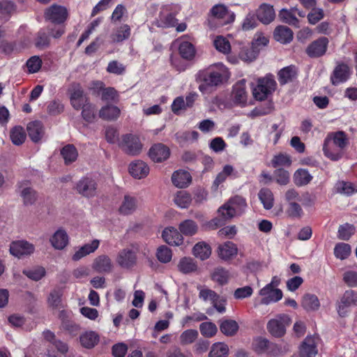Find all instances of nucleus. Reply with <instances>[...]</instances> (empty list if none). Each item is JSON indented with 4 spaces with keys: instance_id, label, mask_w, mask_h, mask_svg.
Wrapping results in <instances>:
<instances>
[{
    "instance_id": "1",
    "label": "nucleus",
    "mask_w": 357,
    "mask_h": 357,
    "mask_svg": "<svg viewBox=\"0 0 357 357\" xmlns=\"http://www.w3.org/2000/svg\"><path fill=\"white\" fill-rule=\"evenodd\" d=\"M227 75L226 68L222 64L199 72L197 77L199 90L204 94L212 93L223 83Z\"/></svg>"
},
{
    "instance_id": "2",
    "label": "nucleus",
    "mask_w": 357,
    "mask_h": 357,
    "mask_svg": "<svg viewBox=\"0 0 357 357\" xmlns=\"http://www.w3.org/2000/svg\"><path fill=\"white\" fill-rule=\"evenodd\" d=\"M349 139L343 131L329 133L324 140V154L333 161H337L343 155V150L347 146Z\"/></svg>"
},
{
    "instance_id": "3",
    "label": "nucleus",
    "mask_w": 357,
    "mask_h": 357,
    "mask_svg": "<svg viewBox=\"0 0 357 357\" xmlns=\"http://www.w3.org/2000/svg\"><path fill=\"white\" fill-rule=\"evenodd\" d=\"M247 206L245 199L240 196L231 198L218 208V213L223 220H229L244 213Z\"/></svg>"
},
{
    "instance_id": "4",
    "label": "nucleus",
    "mask_w": 357,
    "mask_h": 357,
    "mask_svg": "<svg viewBox=\"0 0 357 357\" xmlns=\"http://www.w3.org/2000/svg\"><path fill=\"white\" fill-rule=\"evenodd\" d=\"M276 82L272 75L258 79L257 85L253 88L252 94L257 100H264L275 91Z\"/></svg>"
},
{
    "instance_id": "5",
    "label": "nucleus",
    "mask_w": 357,
    "mask_h": 357,
    "mask_svg": "<svg viewBox=\"0 0 357 357\" xmlns=\"http://www.w3.org/2000/svg\"><path fill=\"white\" fill-rule=\"evenodd\" d=\"M70 105L76 110H80L89 102V98L79 83H72L68 90Z\"/></svg>"
},
{
    "instance_id": "6",
    "label": "nucleus",
    "mask_w": 357,
    "mask_h": 357,
    "mask_svg": "<svg viewBox=\"0 0 357 357\" xmlns=\"http://www.w3.org/2000/svg\"><path fill=\"white\" fill-rule=\"evenodd\" d=\"M291 319L288 315L278 314L267 324L268 331L274 337H280L286 333V327L290 324Z\"/></svg>"
},
{
    "instance_id": "7",
    "label": "nucleus",
    "mask_w": 357,
    "mask_h": 357,
    "mask_svg": "<svg viewBox=\"0 0 357 357\" xmlns=\"http://www.w3.org/2000/svg\"><path fill=\"white\" fill-rule=\"evenodd\" d=\"M119 146L126 153L130 155H139L143 148L139 137L132 134L123 135Z\"/></svg>"
},
{
    "instance_id": "8",
    "label": "nucleus",
    "mask_w": 357,
    "mask_h": 357,
    "mask_svg": "<svg viewBox=\"0 0 357 357\" xmlns=\"http://www.w3.org/2000/svg\"><path fill=\"white\" fill-rule=\"evenodd\" d=\"M98 183L89 177H83L79 180L75 186L76 192L82 197L90 198L96 196Z\"/></svg>"
},
{
    "instance_id": "9",
    "label": "nucleus",
    "mask_w": 357,
    "mask_h": 357,
    "mask_svg": "<svg viewBox=\"0 0 357 357\" xmlns=\"http://www.w3.org/2000/svg\"><path fill=\"white\" fill-rule=\"evenodd\" d=\"M137 252L131 248L121 250L116 257V262L123 269H131L137 264Z\"/></svg>"
},
{
    "instance_id": "10",
    "label": "nucleus",
    "mask_w": 357,
    "mask_h": 357,
    "mask_svg": "<svg viewBox=\"0 0 357 357\" xmlns=\"http://www.w3.org/2000/svg\"><path fill=\"white\" fill-rule=\"evenodd\" d=\"M68 17L66 8L62 6L54 4L49 7L45 13V17L54 24L63 22Z\"/></svg>"
},
{
    "instance_id": "11",
    "label": "nucleus",
    "mask_w": 357,
    "mask_h": 357,
    "mask_svg": "<svg viewBox=\"0 0 357 357\" xmlns=\"http://www.w3.org/2000/svg\"><path fill=\"white\" fill-rule=\"evenodd\" d=\"M329 40L326 37H321L312 42L306 48V54L311 58H318L325 54Z\"/></svg>"
},
{
    "instance_id": "12",
    "label": "nucleus",
    "mask_w": 357,
    "mask_h": 357,
    "mask_svg": "<svg viewBox=\"0 0 357 357\" xmlns=\"http://www.w3.org/2000/svg\"><path fill=\"white\" fill-rule=\"evenodd\" d=\"M357 305V292L354 290H347L340 298L337 311L341 317L346 315L347 309Z\"/></svg>"
},
{
    "instance_id": "13",
    "label": "nucleus",
    "mask_w": 357,
    "mask_h": 357,
    "mask_svg": "<svg viewBox=\"0 0 357 357\" xmlns=\"http://www.w3.org/2000/svg\"><path fill=\"white\" fill-rule=\"evenodd\" d=\"M9 250L12 255L20 258L33 253L35 247L26 241H18L10 244Z\"/></svg>"
},
{
    "instance_id": "14",
    "label": "nucleus",
    "mask_w": 357,
    "mask_h": 357,
    "mask_svg": "<svg viewBox=\"0 0 357 357\" xmlns=\"http://www.w3.org/2000/svg\"><path fill=\"white\" fill-rule=\"evenodd\" d=\"M259 294L262 296L261 303L265 305H268L272 302H277L282 297V291L273 287L272 284H266L259 291Z\"/></svg>"
},
{
    "instance_id": "15",
    "label": "nucleus",
    "mask_w": 357,
    "mask_h": 357,
    "mask_svg": "<svg viewBox=\"0 0 357 357\" xmlns=\"http://www.w3.org/2000/svg\"><path fill=\"white\" fill-rule=\"evenodd\" d=\"M318 338L315 336H307L300 347L301 357H315L317 354Z\"/></svg>"
},
{
    "instance_id": "16",
    "label": "nucleus",
    "mask_w": 357,
    "mask_h": 357,
    "mask_svg": "<svg viewBox=\"0 0 357 357\" xmlns=\"http://www.w3.org/2000/svg\"><path fill=\"white\" fill-rule=\"evenodd\" d=\"M211 13L215 20L220 21L219 24L221 26L229 24L234 19L233 14L222 4L214 6L211 9Z\"/></svg>"
},
{
    "instance_id": "17",
    "label": "nucleus",
    "mask_w": 357,
    "mask_h": 357,
    "mask_svg": "<svg viewBox=\"0 0 357 357\" xmlns=\"http://www.w3.org/2000/svg\"><path fill=\"white\" fill-rule=\"evenodd\" d=\"M170 155L169 149L163 144L158 143L151 147L149 151L150 158L155 162L167 160Z\"/></svg>"
},
{
    "instance_id": "18",
    "label": "nucleus",
    "mask_w": 357,
    "mask_h": 357,
    "mask_svg": "<svg viewBox=\"0 0 357 357\" xmlns=\"http://www.w3.org/2000/svg\"><path fill=\"white\" fill-rule=\"evenodd\" d=\"M257 19L264 24L272 22L275 17L273 6L268 3H262L256 11Z\"/></svg>"
},
{
    "instance_id": "19",
    "label": "nucleus",
    "mask_w": 357,
    "mask_h": 357,
    "mask_svg": "<svg viewBox=\"0 0 357 357\" xmlns=\"http://www.w3.org/2000/svg\"><path fill=\"white\" fill-rule=\"evenodd\" d=\"M149 171L148 165L140 160H135L129 165V172L135 178L141 179L146 177Z\"/></svg>"
},
{
    "instance_id": "20",
    "label": "nucleus",
    "mask_w": 357,
    "mask_h": 357,
    "mask_svg": "<svg viewBox=\"0 0 357 357\" xmlns=\"http://www.w3.org/2000/svg\"><path fill=\"white\" fill-rule=\"evenodd\" d=\"M92 268L98 273H110L114 268L110 257L106 255H102L93 260Z\"/></svg>"
},
{
    "instance_id": "21",
    "label": "nucleus",
    "mask_w": 357,
    "mask_h": 357,
    "mask_svg": "<svg viewBox=\"0 0 357 357\" xmlns=\"http://www.w3.org/2000/svg\"><path fill=\"white\" fill-rule=\"evenodd\" d=\"M162 236L169 245L178 246L183 242V237L181 232L172 227L165 228L162 231Z\"/></svg>"
},
{
    "instance_id": "22",
    "label": "nucleus",
    "mask_w": 357,
    "mask_h": 357,
    "mask_svg": "<svg viewBox=\"0 0 357 357\" xmlns=\"http://www.w3.org/2000/svg\"><path fill=\"white\" fill-rule=\"evenodd\" d=\"M349 68L347 64H338L333 70L331 77L332 84L337 85L340 83L347 81L349 77Z\"/></svg>"
},
{
    "instance_id": "23",
    "label": "nucleus",
    "mask_w": 357,
    "mask_h": 357,
    "mask_svg": "<svg viewBox=\"0 0 357 357\" xmlns=\"http://www.w3.org/2000/svg\"><path fill=\"white\" fill-rule=\"evenodd\" d=\"M50 242L54 249L61 250L68 244V236L65 230L59 229L50 237Z\"/></svg>"
},
{
    "instance_id": "24",
    "label": "nucleus",
    "mask_w": 357,
    "mask_h": 357,
    "mask_svg": "<svg viewBox=\"0 0 357 357\" xmlns=\"http://www.w3.org/2000/svg\"><path fill=\"white\" fill-rule=\"evenodd\" d=\"M94 86L101 91V99L104 101L117 102L119 96L117 91L113 87L103 88V83L97 82L93 84Z\"/></svg>"
},
{
    "instance_id": "25",
    "label": "nucleus",
    "mask_w": 357,
    "mask_h": 357,
    "mask_svg": "<svg viewBox=\"0 0 357 357\" xmlns=\"http://www.w3.org/2000/svg\"><path fill=\"white\" fill-rule=\"evenodd\" d=\"M218 253L220 258L227 261L237 255L238 248L234 243L227 241L218 246Z\"/></svg>"
},
{
    "instance_id": "26",
    "label": "nucleus",
    "mask_w": 357,
    "mask_h": 357,
    "mask_svg": "<svg viewBox=\"0 0 357 357\" xmlns=\"http://www.w3.org/2000/svg\"><path fill=\"white\" fill-rule=\"evenodd\" d=\"M233 99L235 102L245 105L247 102V92L245 91V81L244 79L236 82L233 87Z\"/></svg>"
},
{
    "instance_id": "27",
    "label": "nucleus",
    "mask_w": 357,
    "mask_h": 357,
    "mask_svg": "<svg viewBox=\"0 0 357 357\" xmlns=\"http://www.w3.org/2000/svg\"><path fill=\"white\" fill-rule=\"evenodd\" d=\"M173 184L179 188H186L191 183L192 177L190 173L185 170H178L172 176Z\"/></svg>"
},
{
    "instance_id": "28",
    "label": "nucleus",
    "mask_w": 357,
    "mask_h": 357,
    "mask_svg": "<svg viewBox=\"0 0 357 357\" xmlns=\"http://www.w3.org/2000/svg\"><path fill=\"white\" fill-rule=\"evenodd\" d=\"M100 241L97 239L92 241L90 243L81 246L73 255V261H79L86 255L94 252L99 247Z\"/></svg>"
},
{
    "instance_id": "29",
    "label": "nucleus",
    "mask_w": 357,
    "mask_h": 357,
    "mask_svg": "<svg viewBox=\"0 0 357 357\" xmlns=\"http://www.w3.org/2000/svg\"><path fill=\"white\" fill-rule=\"evenodd\" d=\"M28 135L34 142H38L44 135V128L39 121L30 122L26 128Z\"/></svg>"
},
{
    "instance_id": "30",
    "label": "nucleus",
    "mask_w": 357,
    "mask_h": 357,
    "mask_svg": "<svg viewBox=\"0 0 357 357\" xmlns=\"http://www.w3.org/2000/svg\"><path fill=\"white\" fill-rule=\"evenodd\" d=\"M274 38L281 43L287 44L293 40V32L286 26H278L274 31Z\"/></svg>"
},
{
    "instance_id": "31",
    "label": "nucleus",
    "mask_w": 357,
    "mask_h": 357,
    "mask_svg": "<svg viewBox=\"0 0 357 357\" xmlns=\"http://www.w3.org/2000/svg\"><path fill=\"white\" fill-rule=\"evenodd\" d=\"M130 27L127 24H123L119 27L114 30L110 35V38L112 43H121L127 40L130 36Z\"/></svg>"
},
{
    "instance_id": "32",
    "label": "nucleus",
    "mask_w": 357,
    "mask_h": 357,
    "mask_svg": "<svg viewBox=\"0 0 357 357\" xmlns=\"http://www.w3.org/2000/svg\"><path fill=\"white\" fill-rule=\"evenodd\" d=\"M137 208V198L130 195H125L121 205L119 207V212L123 215H130Z\"/></svg>"
},
{
    "instance_id": "33",
    "label": "nucleus",
    "mask_w": 357,
    "mask_h": 357,
    "mask_svg": "<svg viewBox=\"0 0 357 357\" xmlns=\"http://www.w3.org/2000/svg\"><path fill=\"white\" fill-rule=\"evenodd\" d=\"M337 193L345 196H351L357 192V183L349 181H338L335 185Z\"/></svg>"
},
{
    "instance_id": "34",
    "label": "nucleus",
    "mask_w": 357,
    "mask_h": 357,
    "mask_svg": "<svg viewBox=\"0 0 357 357\" xmlns=\"http://www.w3.org/2000/svg\"><path fill=\"white\" fill-rule=\"evenodd\" d=\"M193 255L197 257L204 261L209 258L211 255V246L204 242H199L196 243L192 249Z\"/></svg>"
},
{
    "instance_id": "35",
    "label": "nucleus",
    "mask_w": 357,
    "mask_h": 357,
    "mask_svg": "<svg viewBox=\"0 0 357 357\" xmlns=\"http://www.w3.org/2000/svg\"><path fill=\"white\" fill-rule=\"evenodd\" d=\"M302 307L307 311H316L320 307L318 297L312 294H306L303 296L301 301Z\"/></svg>"
},
{
    "instance_id": "36",
    "label": "nucleus",
    "mask_w": 357,
    "mask_h": 357,
    "mask_svg": "<svg viewBox=\"0 0 357 357\" xmlns=\"http://www.w3.org/2000/svg\"><path fill=\"white\" fill-rule=\"evenodd\" d=\"M61 155L64 160L65 164L70 165L77 159L78 151L74 145L67 144L61 149Z\"/></svg>"
},
{
    "instance_id": "37",
    "label": "nucleus",
    "mask_w": 357,
    "mask_h": 357,
    "mask_svg": "<svg viewBox=\"0 0 357 357\" xmlns=\"http://www.w3.org/2000/svg\"><path fill=\"white\" fill-rule=\"evenodd\" d=\"M312 176L305 169H298L294 174L293 179L296 185L304 186L307 185L312 179Z\"/></svg>"
},
{
    "instance_id": "38",
    "label": "nucleus",
    "mask_w": 357,
    "mask_h": 357,
    "mask_svg": "<svg viewBox=\"0 0 357 357\" xmlns=\"http://www.w3.org/2000/svg\"><path fill=\"white\" fill-rule=\"evenodd\" d=\"M177 267L178 271L184 274H189L195 272L197 270V263L190 257L181 258L177 265Z\"/></svg>"
},
{
    "instance_id": "39",
    "label": "nucleus",
    "mask_w": 357,
    "mask_h": 357,
    "mask_svg": "<svg viewBox=\"0 0 357 357\" xmlns=\"http://www.w3.org/2000/svg\"><path fill=\"white\" fill-rule=\"evenodd\" d=\"M178 52L183 59L188 61L193 59L196 54L194 45L188 41L181 42Z\"/></svg>"
},
{
    "instance_id": "40",
    "label": "nucleus",
    "mask_w": 357,
    "mask_h": 357,
    "mask_svg": "<svg viewBox=\"0 0 357 357\" xmlns=\"http://www.w3.org/2000/svg\"><path fill=\"white\" fill-rule=\"evenodd\" d=\"M120 114V109L116 106L106 105L99 112V116L105 120L112 121L116 119Z\"/></svg>"
},
{
    "instance_id": "41",
    "label": "nucleus",
    "mask_w": 357,
    "mask_h": 357,
    "mask_svg": "<svg viewBox=\"0 0 357 357\" xmlns=\"http://www.w3.org/2000/svg\"><path fill=\"white\" fill-rule=\"evenodd\" d=\"M82 347L91 349L95 347L99 341V336L93 331L85 332L79 337Z\"/></svg>"
},
{
    "instance_id": "42",
    "label": "nucleus",
    "mask_w": 357,
    "mask_h": 357,
    "mask_svg": "<svg viewBox=\"0 0 357 357\" xmlns=\"http://www.w3.org/2000/svg\"><path fill=\"white\" fill-rule=\"evenodd\" d=\"M238 323L232 319L223 320L220 325V331L227 336L234 335L238 330Z\"/></svg>"
},
{
    "instance_id": "43",
    "label": "nucleus",
    "mask_w": 357,
    "mask_h": 357,
    "mask_svg": "<svg viewBox=\"0 0 357 357\" xmlns=\"http://www.w3.org/2000/svg\"><path fill=\"white\" fill-rule=\"evenodd\" d=\"M178 229L182 235L193 236L197 232L198 225L192 220H185L179 224Z\"/></svg>"
},
{
    "instance_id": "44",
    "label": "nucleus",
    "mask_w": 357,
    "mask_h": 357,
    "mask_svg": "<svg viewBox=\"0 0 357 357\" xmlns=\"http://www.w3.org/2000/svg\"><path fill=\"white\" fill-rule=\"evenodd\" d=\"M229 347L223 342H215L212 344L208 354V357H227Z\"/></svg>"
},
{
    "instance_id": "45",
    "label": "nucleus",
    "mask_w": 357,
    "mask_h": 357,
    "mask_svg": "<svg viewBox=\"0 0 357 357\" xmlns=\"http://www.w3.org/2000/svg\"><path fill=\"white\" fill-rule=\"evenodd\" d=\"M296 75L295 68L293 66H288L282 68L278 73V81L280 84H285L292 81Z\"/></svg>"
},
{
    "instance_id": "46",
    "label": "nucleus",
    "mask_w": 357,
    "mask_h": 357,
    "mask_svg": "<svg viewBox=\"0 0 357 357\" xmlns=\"http://www.w3.org/2000/svg\"><path fill=\"white\" fill-rule=\"evenodd\" d=\"M258 195L265 209L269 210L273 206V194L270 189H261L259 192Z\"/></svg>"
},
{
    "instance_id": "47",
    "label": "nucleus",
    "mask_w": 357,
    "mask_h": 357,
    "mask_svg": "<svg viewBox=\"0 0 357 357\" xmlns=\"http://www.w3.org/2000/svg\"><path fill=\"white\" fill-rule=\"evenodd\" d=\"M259 50L255 49L252 45L241 48L238 55L239 58L245 62H252L256 59Z\"/></svg>"
},
{
    "instance_id": "48",
    "label": "nucleus",
    "mask_w": 357,
    "mask_h": 357,
    "mask_svg": "<svg viewBox=\"0 0 357 357\" xmlns=\"http://www.w3.org/2000/svg\"><path fill=\"white\" fill-rule=\"evenodd\" d=\"M234 167L230 165H226L224 166L222 170L217 175L216 178H215L213 183V188L215 190H217L218 186L225 182L228 176H231L232 173L234 172Z\"/></svg>"
},
{
    "instance_id": "49",
    "label": "nucleus",
    "mask_w": 357,
    "mask_h": 357,
    "mask_svg": "<svg viewBox=\"0 0 357 357\" xmlns=\"http://www.w3.org/2000/svg\"><path fill=\"white\" fill-rule=\"evenodd\" d=\"M211 278L213 281L222 285L228 282L229 279V273L227 269L222 267H217L214 269Z\"/></svg>"
},
{
    "instance_id": "50",
    "label": "nucleus",
    "mask_w": 357,
    "mask_h": 357,
    "mask_svg": "<svg viewBox=\"0 0 357 357\" xmlns=\"http://www.w3.org/2000/svg\"><path fill=\"white\" fill-rule=\"evenodd\" d=\"M175 204L181 208H187L192 202L191 195L185 191H179L174 197Z\"/></svg>"
},
{
    "instance_id": "51",
    "label": "nucleus",
    "mask_w": 357,
    "mask_h": 357,
    "mask_svg": "<svg viewBox=\"0 0 357 357\" xmlns=\"http://www.w3.org/2000/svg\"><path fill=\"white\" fill-rule=\"evenodd\" d=\"M50 38L48 33L44 30H40L35 38V45L37 48L43 50L49 47Z\"/></svg>"
},
{
    "instance_id": "52",
    "label": "nucleus",
    "mask_w": 357,
    "mask_h": 357,
    "mask_svg": "<svg viewBox=\"0 0 357 357\" xmlns=\"http://www.w3.org/2000/svg\"><path fill=\"white\" fill-rule=\"evenodd\" d=\"M351 254V246L345 243H339L335 245L334 255L336 258L341 260L347 259Z\"/></svg>"
},
{
    "instance_id": "53",
    "label": "nucleus",
    "mask_w": 357,
    "mask_h": 357,
    "mask_svg": "<svg viewBox=\"0 0 357 357\" xmlns=\"http://www.w3.org/2000/svg\"><path fill=\"white\" fill-rule=\"evenodd\" d=\"M10 139L15 145L22 144L25 139L26 135L24 130L21 126H15L10 130Z\"/></svg>"
},
{
    "instance_id": "54",
    "label": "nucleus",
    "mask_w": 357,
    "mask_h": 357,
    "mask_svg": "<svg viewBox=\"0 0 357 357\" xmlns=\"http://www.w3.org/2000/svg\"><path fill=\"white\" fill-rule=\"evenodd\" d=\"M213 45L218 51L223 54H228L231 51V45L229 40L222 36H218L215 38Z\"/></svg>"
},
{
    "instance_id": "55",
    "label": "nucleus",
    "mask_w": 357,
    "mask_h": 357,
    "mask_svg": "<svg viewBox=\"0 0 357 357\" xmlns=\"http://www.w3.org/2000/svg\"><path fill=\"white\" fill-rule=\"evenodd\" d=\"M23 273L29 278L35 281H38L45 276V270L41 266H37L29 269H25L23 271Z\"/></svg>"
},
{
    "instance_id": "56",
    "label": "nucleus",
    "mask_w": 357,
    "mask_h": 357,
    "mask_svg": "<svg viewBox=\"0 0 357 357\" xmlns=\"http://www.w3.org/2000/svg\"><path fill=\"white\" fill-rule=\"evenodd\" d=\"M62 291L61 289H53L50 293L47 298L49 305L53 308H60L61 306Z\"/></svg>"
},
{
    "instance_id": "57",
    "label": "nucleus",
    "mask_w": 357,
    "mask_h": 357,
    "mask_svg": "<svg viewBox=\"0 0 357 357\" xmlns=\"http://www.w3.org/2000/svg\"><path fill=\"white\" fill-rule=\"evenodd\" d=\"M198 331L195 329H188L180 335V342L183 345L192 344L198 337Z\"/></svg>"
},
{
    "instance_id": "58",
    "label": "nucleus",
    "mask_w": 357,
    "mask_h": 357,
    "mask_svg": "<svg viewBox=\"0 0 357 357\" xmlns=\"http://www.w3.org/2000/svg\"><path fill=\"white\" fill-rule=\"evenodd\" d=\"M201 334L206 337H212L218 332V328L212 322H204L199 326Z\"/></svg>"
},
{
    "instance_id": "59",
    "label": "nucleus",
    "mask_w": 357,
    "mask_h": 357,
    "mask_svg": "<svg viewBox=\"0 0 357 357\" xmlns=\"http://www.w3.org/2000/svg\"><path fill=\"white\" fill-rule=\"evenodd\" d=\"M354 227L352 225L346 223L340 226L337 236L341 240L347 241L354 234Z\"/></svg>"
},
{
    "instance_id": "60",
    "label": "nucleus",
    "mask_w": 357,
    "mask_h": 357,
    "mask_svg": "<svg viewBox=\"0 0 357 357\" xmlns=\"http://www.w3.org/2000/svg\"><path fill=\"white\" fill-rule=\"evenodd\" d=\"M275 181L281 185H286L289 183L290 176L288 171L279 168L274 171L273 173Z\"/></svg>"
},
{
    "instance_id": "61",
    "label": "nucleus",
    "mask_w": 357,
    "mask_h": 357,
    "mask_svg": "<svg viewBox=\"0 0 357 357\" xmlns=\"http://www.w3.org/2000/svg\"><path fill=\"white\" fill-rule=\"evenodd\" d=\"M21 197L25 205H32L37 199L36 191L31 188H25L21 192Z\"/></svg>"
},
{
    "instance_id": "62",
    "label": "nucleus",
    "mask_w": 357,
    "mask_h": 357,
    "mask_svg": "<svg viewBox=\"0 0 357 357\" xmlns=\"http://www.w3.org/2000/svg\"><path fill=\"white\" fill-rule=\"evenodd\" d=\"M273 110V105L271 103H267L264 106H259L255 107L253 110H252L248 116L252 119L264 115H267L270 114Z\"/></svg>"
},
{
    "instance_id": "63",
    "label": "nucleus",
    "mask_w": 357,
    "mask_h": 357,
    "mask_svg": "<svg viewBox=\"0 0 357 357\" xmlns=\"http://www.w3.org/2000/svg\"><path fill=\"white\" fill-rule=\"evenodd\" d=\"M291 163L290 157L284 153H279L273 156L271 160V165L273 167L280 166H289Z\"/></svg>"
},
{
    "instance_id": "64",
    "label": "nucleus",
    "mask_w": 357,
    "mask_h": 357,
    "mask_svg": "<svg viewBox=\"0 0 357 357\" xmlns=\"http://www.w3.org/2000/svg\"><path fill=\"white\" fill-rule=\"evenodd\" d=\"M197 289L199 290V298L204 301H210L213 303L219 298L218 295L211 289L202 288L201 286H198Z\"/></svg>"
}]
</instances>
